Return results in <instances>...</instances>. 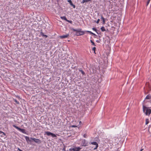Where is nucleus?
Wrapping results in <instances>:
<instances>
[{
    "mask_svg": "<svg viewBox=\"0 0 151 151\" xmlns=\"http://www.w3.org/2000/svg\"><path fill=\"white\" fill-rule=\"evenodd\" d=\"M86 32L89 33L90 34L92 35L93 32H91L89 31H86Z\"/></svg>",
    "mask_w": 151,
    "mask_h": 151,
    "instance_id": "obj_31",
    "label": "nucleus"
},
{
    "mask_svg": "<svg viewBox=\"0 0 151 151\" xmlns=\"http://www.w3.org/2000/svg\"><path fill=\"white\" fill-rule=\"evenodd\" d=\"M90 144L92 145H96L95 147V148H94L93 149V150H95L97 149V148L99 146L98 144L97 143V142H91Z\"/></svg>",
    "mask_w": 151,
    "mask_h": 151,
    "instance_id": "obj_6",
    "label": "nucleus"
},
{
    "mask_svg": "<svg viewBox=\"0 0 151 151\" xmlns=\"http://www.w3.org/2000/svg\"><path fill=\"white\" fill-rule=\"evenodd\" d=\"M63 150L64 151H65V148H64L63 149Z\"/></svg>",
    "mask_w": 151,
    "mask_h": 151,
    "instance_id": "obj_37",
    "label": "nucleus"
},
{
    "mask_svg": "<svg viewBox=\"0 0 151 151\" xmlns=\"http://www.w3.org/2000/svg\"><path fill=\"white\" fill-rule=\"evenodd\" d=\"M151 99V96L148 94L147 96L145 99Z\"/></svg>",
    "mask_w": 151,
    "mask_h": 151,
    "instance_id": "obj_15",
    "label": "nucleus"
},
{
    "mask_svg": "<svg viewBox=\"0 0 151 151\" xmlns=\"http://www.w3.org/2000/svg\"><path fill=\"white\" fill-rule=\"evenodd\" d=\"M30 139L33 140L35 143L38 144H40L42 143L41 141L38 139L31 137Z\"/></svg>",
    "mask_w": 151,
    "mask_h": 151,
    "instance_id": "obj_4",
    "label": "nucleus"
},
{
    "mask_svg": "<svg viewBox=\"0 0 151 151\" xmlns=\"http://www.w3.org/2000/svg\"><path fill=\"white\" fill-rule=\"evenodd\" d=\"M92 34H92V35H94V36H96V35L94 33H93Z\"/></svg>",
    "mask_w": 151,
    "mask_h": 151,
    "instance_id": "obj_41",
    "label": "nucleus"
},
{
    "mask_svg": "<svg viewBox=\"0 0 151 151\" xmlns=\"http://www.w3.org/2000/svg\"><path fill=\"white\" fill-rule=\"evenodd\" d=\"M20 132H22L23 133L26 134V132H25V130L24 129H21L20 128L19 130Z\"/></svg>",
    "mask_w": 151,
    "mask_h": 151,
    "instance_id": "obj_13",
    "label": "nucleus"
},
{
    "mask_svg": "<svg viewBox=\"0 0 151 151\" xmlns=\"http://www.w3.org/2000/svg\"><path fill=\"white\" fill-rule=\"evenodd\" d=\"M2 133V135H1V136L4 137V136L6 137V134L5 133L3 132V133Z\"/></svg>",
    "mask_w": 151,
    "mask_h": 151,
    "instance_id": "obj_29",
    "label": "nucleus"
},
{
    "mask_svg": "<svg viewBox=\"0 0 151 151\" xmlns=\"http://www.w3.org/2000/svg\"><path fill=\"white\" fill-rule=\"evenodd\" d=\"M13 127L15 128L16 129H17L19 131V129H20V128L19 127H18L16 126V125H14V124L13 125Z\"/></svg>",
    "mask_w": 151,
    "mask_h": 151,
    "instance_id": "obj_19",
    "label": "nucleus"
},
{
    "mask_svg": "<svg viewBox=\"0 0 151 151\" xmlns=\"http://www.w3.org/2000/svg\"><path fill=\"white\" fill-rule=\"evenodd\" d=\"M81 148L80 147L73 148L72 150L73 151H80Z\"/></svg>",
    "mask_w": 151,
    "mask_h": 151,
    "instance_id": "obj_7",
    "label": "nucleus"
},
{
    "mask_svg": "<svg viewBox=\"0 0 151 151\" xmlns=\"http://www.w3.org/2000/svg\"><path fill=\"white\" fill-rule=\"evenodd\" d=\"M100 29L102 32L106 31V30L105 29V27H101Z\"/></svg>",
    "mask_w": 151,
    "mask_h": 151,
    "instance_id": "obj_22",
    "label": "nucleus"
},
{
    "mask_svg": "<svg viewBox=\"0 0 151 151\" xmlns=\"http://www.w3.org/2000/svg\"><path fill=\"white\" fill-rule=\"evenodd\" d=\"M96 20L94 21V22H96Z\"/></svg>",
    "mask_w": 151,
    "mask_h": 151,
    "instance_id": "obj_45",
    "label": "nucleus"
},
{
    "mask_svg": "<svg viewBox=\"0 0 151 151\" xmlns=\"http://www.w3.org/2000/svg\"><path fill=\"white\" fill-rule=\"evenodd\" d=\"M2 133H3V132L0 131V134H1Z\"/></svg>",
    "mask_w": 151,
    "mask_h": 151,
    "instance_id": "obj_42",
    "label": "nucleus"
},
{
    "mask_svg": "<svg viewBox=\"0 0 151 151\" xmlns=\"http://www.w3.org/2000/svg\"><path fill=\"white\" fill-rule=\"evenodd\" d=\"M100 21V20L99 19H98L96 21V23L97 24H99V22Z\"/></svg>",
    "mask_w": 151,
    "mask_h": 151,
    "instance_id": "obj_34",
    "label": "nucleus"
},
{
    "mask_svg": "<svg viewBox=\"0 0 151 151\" xmlns=\"http://www.w3.org/2000/svg\"><path fill=\"white\" fill-rule=\"evenodd\" d=\"M146 123L145 124H147L149 123V120L148 119H146Z\"/></svg>",
    "mask_w": 151,
    "mask_h": 151,
    "instance_id": "obj_27",
    "label": "nucleus"
},
{
    "mask_svg": "<svg viewBox=\"0 0 151 151\" xmlns=\"http://www.w3.org/2000/svg\"><path fill=\"white\" fill-rule=\"evenodd\" d=\"M83 136L84 138H86L87 135L86 134H85L83 135Z\"/></svg>",
    "mask_w": 151,
    "mask_h": 151,
    "instance_id": "obj_35",
    "label": "nucleus"
},
{
    "mask_svg": "<svg viewBox=\"0 0 151 151\" xmlns=\"http://www.w3.org/2000/svg\"><path fill=\"white\" fill-rule=\"evenodd\" d=\"M66 21H67V22L70 23L72 24L73 23V22L72 21H70L67 19V20Z\"/></svg>",
    "mask_w": 151,
    "mask_h": 151,
    "instance_id": "obj_30",
    "label": "nucleus"
},
{
    "mask_svg": "<svg viewBox=\"0 0 151 151\" xmlns=\"http://www.w3.org/2000/svg\"><path fill=\"white\" fill-rule=\"evenodd\" d=\"M144 150V149H143V148H142L140 150V151H142V150Z\"/></svg>",
    "mask_w": 151,
    "mask_h": 151,
    "instance_id": "obj_38",
    "label": "nucleus"
},
{
    "mask_svg": "<svg viewBox=\"0 0 151 151\" xmlns=\"http://www.w3.org/2000/svg\"><path fill=\"white\" fill-rule=\"evenodd\" d=\"M25 139L26 140V141L28 142H31L32 141L31 139H30L27 136H25Z\"/></svg>",
    "mask_w": 151,
    "mask_h": 151,
    "instance_id": "obj_11",
    "label": "nucleus"
},
{
    "mask_svg": "<svg viewBox=\"0 0 151 151\" xmlns=\"http://www.w3.org/2000/svg\"><path fill=\"white\" fill-rule=\"evenodd\" d=\"M96 42H98V43H99L100 42L99 41V40H96Z\"/></svg>",
    "mask_w": 151,
    "mask_h": 151,
    "instance_id": "obj_39",
    "label": "nucleus"
},
{
    "mask_svg": "<svg viewBox=\"0 0 151 151\" xmlns=\"http://www.w3.org/2000/svg\"><path fill=\"white\" fill-rule=\"evenodd\" d=\"M107 37H108L109 38V37L108 36H107Z\"/></svg>",
    "mask_w": 151,
    "mask_h": 151,
    "instance_id": "obj_44",
    "label": "nucleus"
},
{
    "mask_svg": "<svg viewBox=\"0 0 151 151\" xmlns=\"http://www.w3.org/2000/svg\"><path fill=\"white\" fill-rule=\"evenodd\" d=\"M71 30L73 31H78V32H80L81 36L83 35L85 33V31H82V29L80 28L78 29H75L73 28H72L71 29Z\"/></svg>",
    "mask_w": 151,
    "mask_h": 151,
    "instance_id": "obj_3",
    "label": "nucleus"
},
{
    "mask_svg": "<svg viewBox=\"0 0 151 151\" xmlns=\"http://www.w3.org/2000/svg\"><path fill=\"white\" fill-rule=\"evenodd\" d=\"M16 97H17L18 99H20V97L18 95L16 96Z\"/></svg>",
    "mask_w": 151,
    "mask_h": 151,
    "instance_id": "obj_36",
    "label": "nucleus"
},
{
    "mask_svg": "<svg viewBox=\"0 0 151 151\" xmlns=\"http://www.w3.org/2000/svg\"><path fill=\"white\" fill-rule=\"evenodd\" d=\"M45 134H46L48 136H51L52 137H56V136L54 134L51 133L50 132H45Z\"/></svg>",
    "mask_w": 151,
    "mask_h": 151,
    "instance_id": "obj_5",
    "label": "nucleus"
},
{
    "mask_svg": "<svg viewBox=\"0 0 151 151\" xmlns=\"http://www.w3.org/2000/svg\"><path fill=\"white\" fill-rule=\"evenodd\" d=\"M145 86L148 92L150 91L151 90V80L147 82L146 83Z\"/></svg>",
    "mask_w": 151,
    "mask_h": 151,
    "instance_id": "obj_2",
    "label": "nucleus"
},
{
    "mask_svg": "<svg viewBox=\"0 0 151 151\" xmlns=\"http://www.w3.org/2000/svg\"><path fill=\"white\" fill-rule=\"evenodd\" d=\"M76 35L77 36H81V35H80V32H78V31H76Z\"/></svg>",
    "mask_w": 151,
    "mask_h": 151,
    "instance_id": "obj_24",
    "label": "nucleus"
},
{
    "mask_svg": "<svg viewBox=\"0 0 151 151\" xmlns=\"http://www.w3.org/2000/svg\"><path fill=\"white\" fill-rule=\"evenodd\" d=\"M86 141L85 140H84L83 141V146H87V143H86Z\"/></svg>",
    "mask_w": 151,
    "mask_h": 151,
    "instance_id": "obj_20",
    "label": "nucleus"
},
{
    "mask_svg": "<svg viewBox=\"0 0 151 151\" xmlns=\"http://www.w3.org/2000/svg\"><path fill=\"white\" fill-rule=\"evenodd\" d=\"M101 32H99L98 34H101Z\"/></svg>",
    "mask_w": 151,
    "mask_h": 151,
    "instance_id": "obj_43",
    "label": "nucleus"
},
{
    "mask_svg": "<svg viewBox=\"0 0 151 151\" xmlns=\"http://www.w3.org/2000/svg\"><path fill=\"white\" fill-rule=\"evenodd\" d=\"M90 42H91V43H92V45L94 46H96V45L95 44L94 42L91 40H90Z\"/></svg>",
    "mask_w": 151,
    "mask_h": 151,
    "instance_id": "obj_26",
    "label": "nucleus"
},
{
    "mask_svg": "<svg viewBox=\"0 0 151 151\" xmlns=\"http://www.w3.org/2000/svg\"><path fill=\"white\" fill-rule=\"evenodd\" d=\"M96 47H94L92 49L94 51V52L95 54H96V53L95 52V50H96Z\"/></svg>",
    "mask_w": 151,
    "mask_h": 151,
    "instance_id": "obj_28",
    "label": "nucleus"
},
{
    "mask_svg": "<svg viewBox=\"0 0 151 151\" xmlns=\"http://www.w3.org/2000/svg\"><path fill=\"white\" fill-rule=\"evenodd\" d=\"M68 2L70 4L71 6L73 7V8H76L75 5L73 4L71 0H68Z\"/></svg>",
    "mask_w": 151,
    "mask_h": 151,
    "instance_id": "obj_9",
    "label": "nucleus"
},
{
    "mask_svg": "<svg viewBox=\"0 0 151 151\" xmlns=\"http://www.w3.org/2000/svg\"><path fill=\"white\" fill-rule=\"evenodd\" d=\"M150 1V0H148L147 1V5L149 3Z\"/></svg>",
    "mask_w": 151,
    "mask_h": 151,
    "instance_id": "obj_33",
    "label": "nucleus"
},
{
    "mask_svg": "<svg viewBox=\"0 0 151 151\" xmlns=\"http://www.w3.org/2000/svg\"><path fill=\"white\" fill-rule=\"evenodd\" d=\"M40 35L42 37H48V36L47 35H45L42 32H40Z\"/></svg>",
    "mask_w": 151,
    "mask_h": 151,
    "instance_id": "obj_14",
    "label": "nucleus"
},
{
    "mask_svg": "<svg viewBox=\"0 0 151 151\" xmlns=\"http://www.w3.org/2000/svg\"><path fill=\"white\" fill-rule=\"evenodd\" d=\"M72 127H76V126L75 125H73V126H72Z\"/></svg>",
    "mask_w": 151,
    "mask_h": 151,
    "instance_id": "obj_40",
    "label": "nucleus"
},
{
    "mask_svg": "<svg viewBox=\"0 0 151 151\" xmlns=\"http://www.w3.org/2000/svg\"><path fill=\"white\" fill-rule=\"evenodd\" d=\"M69 36V34H67L65 35H63L60 36V37L61 39H64L68 37Z\"/></svg>",
    "mask_w": 151,
    "mask_h": 151,
    "instance_id": "obj_10",
    "label": "nucleus"
},
{
    "mask_svg": "<svg viewBox=\"0 0 151 151\" xmlns=\"http://www.w3.org/2000/svg\"><path fill=\"white\" fill-rule=\"evenodd\" d=\"M61 120L60 119H57V122L56 123V125L58 126H60L61 125L62 123Z\"/></svg>",
    "mask_w": 151,
    "mask_h": 151,
    "instance_id": "obj_8",
    "label": "nucleus"
},
{
    "mask_svg": "<svg viewBox=\"0 0 151 151\" xmlns=\"http://www.w3.org/2000/svg\"><path fill=\"white\" fill-rule=\"evenodd\" d=\"M108 29H107V30H106V31H108Z\"/></svg>",
    "mask_w": 151,
    "mask_h": 151,
    "instance_id": "obj_46",
    "label": "nucleus"
},
{
    "mask_svg": "<svg viewBox=\"0 0 151 151\" xmlns=\"http://www.w3.org/2000/svg\"><path fill=\"white\" fill-rule=\"evenodd\" d=\"M92 0H83L81 2V4H83L85 2H88V1H91Z\"/></svg>",
    "mask_w": 151,
    "mask_h": 151,
    "instance_id": "obj_16",
    "label": "nucleus"
},
{
    "mask_svg": "<svg viewBox=\"0 0 151 151\" xmlns=\"http://www.w3.org/2000/svg\"><path fill=\"white\" fill-rule=\"evenodd\" d=\"M79 71L80 72H81V73H82V74L83 75H86V73H85V72L83 71L82 70H81V69H79Z\"/></svg>",
    "mask_w": 151,
    "mask_h": 151,
    "instance_id": "obj_17",
    "label": "nucleus"
},
{
    "mask_svg": "<svg viewBox=\"0 0 151 151\" xmlns=\"http://www.w3.org/2000/svg\"><path fill=\"white\" fill-rule=\"evenodd\" d=\"M13 100L15 102H16L17 104H19V101H18L16 99H13Z\"/></svg>",
    "mask_w": 151,
    "mask_h": 151,
    "instance_id": "obj_25",
    "label": "nucleus"
},
{
    "mask_svg": "<svg viewBox=\"0 0 151 151\" xmlns=\"http://www.w3.org/2000/svg\"><path fill=\"white\" fill-rule=\"evenodd\" d=\"M101 19L102 20V21H103L102 24H105V19L102 15H101Z\"/></svg>",
    "mask_w": 151,
    "mask_h": 151,
    "instance_id": "obj_12",
    "label": "nucleus"
},
{
    "mask_svg": "<svg viewBox=\"0 0 151 151\" xmlns=\"http://www.w3.org/2000/svg\"><path fill=\"white\" fill-rule=\"evenodd\" d=\"M148 130L149 131H150L151 132V125L149 126Z\"/></svg>",
    "mask_w": 151,
    "mask_h": 151,
    "instance_id": "obj_32",
    "label": "nucleus"
},
{
    "mask_svg": "<svg viewBox=\"0 0 151 151\" xmlns=\"http://www.w3.org/2000/svg\"><path fill=\"white\" fill-rule=\"evenodd\" d=\"M60 18L62 19H63L64 20H65V21H66L67 20V19L66 17L65 16H63V17H61Z\"/></svg>",
    "mask_w": 151,
    "mask_h": 151,
    "instance_id": "obj_21",
    "label": "nucleus"
},
{
    "mask_svg": "<svg viewBox=\"0 0 151 151\" xmlns=\"http://www.w3.org/2000/svg\"><path fill=\"white\" fill-rule=\"evenodd\" d=\"M92 29L95 31L97 34H99V33L98 32V30L96 29V28L93 27L92 28Z\"/></svg>",
    "mask_w": 151,
    "mask_h": 151,
    "instance_id": "obj_23",
    "label": "nucleus"
},
{
    "mask_svg": "<svg viewBox=\"0 0 151 151\" xmlns=\"http://www.w3.org/2000/svg\"><path fill=\"white\" fill-rule=\"evenodd\" d=\"M143 112L147 115H149L151 113V110L149 107H147L145 106H143Z\"/></svg>",
    "mask_w": 151,
    "mask_h": 151,
    "instance_id": "obj_1",
    "label": "nucleus"
},
{
    "mask_svg": "<svg viewBox=\"0 0 151 151\" xmlns=\"http://www.w3.org/2000/svg\"><path fill=\"white\" fill-rule=\"evenodd\" d=\"M71 68L72 69H76V70H77V68H78V66H74L73 65Z\"/></svg>",
    "mask_w": 151,
    "mask_h": 151,
    "instance_id": "obj_18",
    "label": "nucleus"
}]
</instances>
